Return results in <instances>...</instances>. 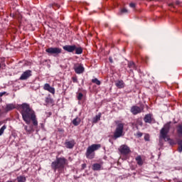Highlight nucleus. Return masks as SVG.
<instances>
[{
  "label": "nucleus",
  "mask_w": 182,
  "mask_h": 182,
  "mask_svg": "<svg viewBox=\"0 0 182 182\" xmlns=\"http://www.w3.org/2000/svg\"><path fill=\"white\" fill-rule=\"evenodd\" d=\"M43 90H47V92H49V93H51L52 95H55V87H51L48 83L44 85Z\"/></svg>",
  "instance_id": "f8f14e48"
},
{
  "label": "nucleus",
  "mask_w": 182,
  "mask_h": 182,
  "mask_svg": "<svg viewBox=\"0 0 182 182\" xmlns=\"http://www.w3.org/2000/svg\"><path fill=\"white\" fill-rule=\"evenodd\" d=\"M6 130V125H4L1 129H0V136L4 134V132Z\"/></svg>",
  "instance_id": "c85d7f7f"
},
{
  "label": "nucleus",
  "mask_w": 182,
  "mask_h": 182,
  "mask_svg": "<svg viewBox=\"0 0 182 182\" xmlns=\"http://www.w3.org/2000/svg\"><path fill=\"white\" fill-rule=\"evenodd\" d=\"M80 122H81L80 118L76 117L73 120V124L74 126H79L80 124Z\"/></svg>",
  "instance_id": "5701e85b"
},
{
  "label": "nucleus",
  "mask_w": 182,
  "mask_h": 182,
  "mask_svg": "<svg viewBox=\"0 0 182 182\" xmlns=\"http://www.w3.org/2000/svg\"><path fill=\"white\" fill-rule=\"evenodd\" d=\"M100 147H102V145L100 144H94L88 146L85 152V156L87 159H89V160H93L95 156V151L99 150Z\"/></svg>",
  "instance_id": "7ed1b4c3"
},
{
  "label": "nucleus",
  "mask_w": 182,
  "mask_h": 182,
  "mask_svg": "<svg viewBox=\"0 0 182 182\" xmlns=\"http://www.w3.org/2000/svg\"><path fill=\"white\" fill-rule=\"evenodd\" d=\"M75 50L76 55H82L83 53V48L82 47H76L75 46Z\"/></svg>",
  "instance_id": "4be33fe9"
},
{
  "label": "nucleus",
  "mask_w": 182,
  "mask_h": 182,
  "mask_svg": "<svg viewBox=\"0 0 182 182\" xmlns=\"http://www.w3.org/2000/svg\"><path fill=\"white\" fill-rule=\"evenodd\" d=\"M4 95H6V92H0V97H2Z\"/></svg>",
  "instance_id": "4c0bfd02"
},
{
  "label": "nucleus",
  "mask_w": 182,
  "mask_h": 182,
  "mask_svg": "<svg viewBox=\"0 0 182 182\" xmlns=\"http://www.w3.org/2000/svg\"><path fill=\"white\" fill-rule=\"evenodd\" d=\"M115 86L118 87V89H123V87L125 86V84L123 80H120L115 82Z\"/></svg>",
  "instance_id": "2eb2a0df"
},
{
  "label": "nucleus",
  "mask_w": 182,
  "mask_h": 182,
  "mask_svg": "<svg viewBox=\"0 0 182 182\" xmlns=\"http://www.w3.org/2000/svg\"><path fill=\"white\" fill-rule=\"evenodd\" d=\"M46 52L50 55H60V53H62V48L51 47L47 48Z\"/></svg>",
  "instance_id": "423d86ee"
},
{
  "label": "nucleus",
  "mask_w": 182,
  "mask_h": 182,
  "mask_svg": "<svg viewBox=\"0 0 182 182\" xmlns=\"http://www.w3.org/2000/svg\"><path fill=\"white\" fill-rule=\"evenodd\" d=\"M63 49H64V50H66V52L72 53L76 49V46H64L63 47Z\"/></svg>",
  "instance_id": "4468645a"
},
{
  "label": "nucleus",
  "mask_w": 182,
  "mask_h": 182,
  "mask_svg": "<svg viewBox=\"0 0 182 182\" xmlns=\"http://www.w3.org/2000/svg\"><path fill=\"white\" fill-rule=\"evenodd\" d=\"M31 76H32V71L31 70H27L21 74L19 80H26L27 79H29Z\"/></svg>",
  "instance_id": "6e6552de"
},
{
  "label": "nucleus",
  "mask_w": 182,
  "mask_h": 182,
  "mask_svg": "<svg viewBox=\"0 0 182 182\" xmlns=\"http://www.w3.org/2000/svg\"><path fill=\"white\" fill-rule=\"evenodd\" d=\"M101 168H102V164H94L92 165V169L94 171H100Z\"/></svg>",
  "instance_id": "6ab92c4d"
},
{
  "label": "nucleus",
  "mask_w": 182,
  "mask_h": 182,
  "mask_svg": "<svg viewBox=\"0 0 182 182\" xmlns=\"http://www.w3.org/2000/svg\"><path fill=\"white\" fill-rule=\"evenodd\" d=\"M145 141H150V135L149 134H146L144 136Z\"/></svg>",
  "instance_id": "7c9ffc66"
},
{
  "label": "nucleus",
  "mask_w": 182,
  "mask_h": 182,
  "mask_svg": "<svg viewBox=\"0 0 182 182\" xmlns=\"http://www.w3.org/2000/svg\"><path fill=\"white\" fill-rule=\"evenodd\" d=\"M92 82L95 83V85H97V86H100L101 85V82L100 80H99L97 78H94L92 80Z\"/></svg>",
  "instance_id": "bb28decb"
},
{
  "label": "nucleus",
  "mask_w": 182,
  "mask_h": 182,
  "mask_svg": "<svg viewBox=\"0 0 182 182\" xmlns=\"http://www.w3.org/2000/svg\"><path fill=\"white\" fill-rule=\"evenodd\" d=\"M178 151H179V153L182 152V139H180L178 141Z\"/></svg>",
  "instance_id": "cd10ccee"
},
{
  "label": "nucleus",
  "mask_w": 182,
  "mask_h": 182,
  "mask_svg": "<svg viewBox=\"0 0 182 182\" xmlns=\"http://www.w3.org/2000/svg\"><path fill=\"white\" fill-rule=\"evenodd\" d=\"M66 164H68V159L65 157H56L55 161L51 163V168L55 172L58 170L59 173H62Z\"/></svg>",
  "instance_id": "f03ea898"
},
{
  "label": "nucleus",
  "mask_w": 182,
  "mask_h": 182,
  "mask_svg": "<svg viewBox=\"0 0 182 182\" xmlns=\"http://www.w3.org/2000/svg\"><path fill=\"white\" fill-rule=\"evenodd\" d=\"M109 62H110L111 63H113V60H112V58H109Z\"/></svg>",
  "instance_id": "ea45409f"
},
{
  "label": "nucleus",
  "mask_w": 182,
  "mask_h": 182,
  "mask_svg": "<svg viewBox=\"0 0 182 182\" xmlns=\"http://www.w3.org/2000/svg\"><path fill=\"white\" fill-rule=\"evenodd\" d=\"M95 120L97 122V120H100V115H96Z\"/></svg>",
  "instance_id": "e433bc0d"
},
{
  "label": "nucleus",
  "mask_w": 182,
  "mask_h": 182,
  "mask_svg": "<svg viewBox=\"0 0 182 182\" xmlns=\"http://www.w3.org/2000/svg\"><path fill=\"white\" fill-rule=\"evenodd\" d=\"M128 68H129V69H131V70H136V64H134V62L130 61L128 63Z\"/></svg>",
  "instance_id": "b1692460"
},
{
  "label": "nucleus",
  "mask_w": 182,
  "mask_h": 182,
  "mask_svg": "<svg viewBox=\"0 0 182 182\" xmlns=\"http://www.w3.org/2000/svg\"><path fill=\"white\" fill-rule=\"evenodd\" d=\"M58 132H63V129H58Z\"/></svg>",
  "instance_id": "a19ab883"
},
{
  "label": "nucleus",
  "mask_w": 182,
  "mask_h": 182,
  "mask_svg": "<svg viewBox=\"0 0 182 182\" xmlns=\"http://www.w3.org/2000/svg\"><path fill=\"white\" fill-rule=\"evenodd\" d=\"M135 160L138 164V166H143V159H141V156L139 155L135 158Z\"/></svg>",
  "instance_id": "412c9836"
},
{
  "label": "nucleus",
  "mask_w": 182,
  "mask_h": 182,
  "mask_svg": "<svg viewBox=\"0 0 182 182\" xmlns=\"http://www.w3.org/2000/svg\"><path fill=\"white\" fill-rule=\"evenodd\" d=\"M82 168H86V164H83L82 165Z\"/></svg>",
  "instance_id": "58836bf2"
},
{
  "label": "nucleus",
  "mask_w": 182,
  "mask_h": 182,
  "mask_svg": "<svg viewBox=\"0 0 182 182\" xmlns=\"http://www.w3.org/2000/svg\"><path fill=\"white\" fill-rule=\"evenodd\" d=\"M144 110V108L143 107H140L137 105H133L131 107L130 112L131 113H132V114L136 116V114H139V113H141V112H143Z\"/></svg>",
  "instance_id": "0eeeda50"
},
{
  "label": "nucleus",
  "mask_w": 182,
  "mask_h": 182,
  "mask_svg": "<svg viewBox=\"0 0 182 182\" xmlns=\"http://www.w3.org/2000/svg\"><path fill=\"white\" fill-rule=\"evenodd\" d=\"M21 109V114L23 120L26 124H31V120L33 122V126L38 127V119H36V114L35 111L31 107V105L26 102H24L19 105Z\"/></svg>",
  "instance_id": "f257e3e1"
},
{
  "label": "nucleus",
  "mask_w": 182,
  "mask_h": 182,
  "mask_svg": "<svg viewBox=\"0 0 182 182\" xmlns=\"http://www.w3.org/2000/svg\"><path fill=\"white\" fill-rule=\"evenodd\" d=\"M129 12V10L127 9H122L120 10L119 14L123 15V14H127Z\"/></svg>",
  "instance_id": "c756f323"
},
{
  "label": "nucleus",
  "mask_w": 182,
  "mask_h": 182,
  "mask_svg": "<svg viewBox=\"0 0 182 182\" xmlns=\"http://www.w3.org/2000/svg\"><path fill=\"white\" fill-rule=\"evenodd\" d=\"M2 68V69H5L6 68V64H5V58H1V61L0 62V70Z\"/></svg>",
  "instance_id": "a878e982"
},
{
  "label": "nucleus",
  "mask_w": 182,
  "mask_h": 182,
  "mask_svg": "<svg viewBox=\"0 0 182 182\" xmlns=\"http://www.w3.org/2000/svg\"><path fill=\"white\" fill-rule=\"evenodd\" d=\"M0 112H1V109H0Z\"/></svg>",
  "instance_id": "79ce46f5"
},
{
  "label": "nucleus",
  "mask_w": 182,
  "mask_h": 182,
  "mask_svg": "<svg viewBox=\"0 0 182 182\" xmlns=\"http://www.w3.org/2000/svg\"><path fill=\"white\" fill-rule=\"evenodd\" d=\"M46 102V106H48V105H53V99L50 97V96L46 97L45 99Z\"/></svg>",
  "instance_id": "aec40b11"
},
{
  "label": "nucleus",
  "mask_w": 182,
  "mask_h": 182,
  "mask_svg": "<svg viewBox=\"0 0 182 182\" xmlns=\"http://www.w3.org/2000/svg\"><path fill=\"white\" fill-rule=\"evenodd\" d=\"M136 125V126H143V122H141V120H140V119H137Z\"/></svg>",
  "instance_id": "473e14b6"
},
{
  "label": "nucleus",
  "mask_w": 182,
  "mask_h": 182,
  "mask_svg": "<svg viewBox=\"0 0 182 182\" xmlns=\"http://www.w3.org/2000/svg\"><path fill=\"white\" fill-rule=\"evenodd\" d=\"M74 70L75 73L80 75V73H83V72H85V68H83V65L80 64H75Z\"/></svg>",
  "instance_id": "9b49d317"
},
{
  "label": "nucleus",
  "mask_w": 182,
  "mask_h": 182,
  "mask_svg": "<svg viewBox=\"0 0 182 182\" xmlns=\"http://www.w3.org/2000/svg\"><path fill=\"white\" fill-rule=\"evenodd\" d=\"M16 107L14 104H7L5 107V112H11V110H14Z\"/></svg>",
  "instance_id": "dca6fc26"
},
{
  "label": "nucleus",
  "mask_w": 182,
  "mask_h": 182,
  "mask_svg": "<svg viewBox=\"0 0 182 182\" xmlns=\"http://www.w3.org/2000/svg\"><path fill=\"white\" fill-rule=\"evenodd\" d=\"M83 97V94L82 92H79L77 95V100H82Z\"/></svg>",
  "instance_id": "2f4dec72"
},
{
  "label": "nucleus",
  "mask_w": 182,
  "mask_h": 182,
  "mask_svg": "<svg viewBox=\"0 0 182 182\" xmlns=\"http://www.w3.org/2000/svg\"><path fill=\"white\" fill-rule=\"evenodd\" d=\"M23 127H24V130H26V133H28V134H31V133L34 132L33 127L32 125H31L29 127H28L26 125H23Z\"/></svg>",
  "instance_id": "a211bd4d"
},
{
  "label": "nucleus",
  "mask_w": 182,
  "mask_h": 182,
  "mask_svg": "<svg viewBox=\"0 0 182 182\" xmlns=\"http://www.w3.org/2000/svg\"><path fill=\"white\" fill-rule=\"evenodd\" d=\"M153 120H154V118H153L152 114H147L144 117V121L145 123L151 124V123H153Z\"/></svg>",
  "instance_id": "ddd939ff"
},
{
  "label": "nucleus",
  "mask_w": 182,
  "mask_h": 182,
  "mask_svg": "<svg viewBox=\"0 0 182 182\" xmlns=\"http://www.w3.org/2000/svg\"><path fill=\"white\" fill-rule=\"evenodd\" d=\"M75 144H76V141H75V139H71L70 141L66 139L64 143V146L66 147V149H73Z\"/></svg>",
  "instance_id": "9d476101"
},
{
  "label": "nucleus",
  "mask_w": 182,
  "mask_h": 182,
  "mask_svg": "<svg viewBox=\"0 0 182 182\" xmlns=\"http://www.w3.org/2000/svg\"><path fill=\"white\" fill-rule=\"evenodd\" d=\"M129 6H130V8H136V4L131 3V4H129Z\"/></svg>",
  "instance_id": "c9c22d12"
},
{
  "label": "nucleus",
  "mask_w": 182,
  "mask_h": 182,
  "mask_svg": "<svg viewBox=\"0 0 182 182\" xmlns=\"http://www.w3.org/2000/svg\"><path fill=\"white\" fill-rule=\"evenodd\" d=\"M72 80L73 83H77V77L76 76L72 77Z\"/></svg>",
  "instance_id": "72a5a7b5"
},
{
  "label": "nucleus",
  "mask_w": 182,
  "mask_h": 182,
  "mask_svg": "<svg viewBox=\"0 0 182 182\" xmlns=\"http://www.w3.org/2000/svg\"><path fill=\"white\" fill-rule=\"evenodd\" d=\"M170 127H171V122H167L164 125L163 128L160 131V140H161V139L165 141H168V140H170V136L168 135L170 132Z\"/></svg>",
  "instance_id": "20e7f679"
},
{
  "label": "nucleus",
  "mask_w": 182,
  "mask_h": 182,
  "mask_svg": "<svg viewBox=\"0 0 182 182\" xmlns=\"http://www.w3.org/2000/svg\"><path fill=\"white\" fill-rule=\"evenodd\" d=\"M17 181L18 182H26V177L23 176H19L17 177Z\"/></svg>",
  "instance_id": "393cba45"
},
{
  "label": "nucleus",
  "mask_w": 182,
  "mask_h": 182,
  "mask_svg": "<svg viewBox=\"0 0 182 182\" xmlns=\"http://www.w3.org/2000/svg\"><path fill=\"white\" fill-rule=\"evenodd\" d=\"M124 129V124L123 123H119L117 124V127L114 132L112 139L113 140H117L120 137H123V130Z\"/></svg>",
  "instance_id": "39448f33"
},
{
  "label": "nucleus",
  "mask_w": 182,
  "mask_h": 182,
  "mask_svg": "<svg viewBox=\"0 0 182 182\" xmlns=\"http://www.w3.org/2000/svg\"><path fill=\"white\" fill-rule=\"evenodd\" d=\"M136 136H137V137H141L143 136V133L138 132L136 133Z\"/></svg>",
  "instance_id": "f704fd0d"
},
{
  "label": "nucleus",
  "mask_w": 182,
  "mask_h": 182,
  "mask_svg": "<svg viewBox=\"0 0 182 182\" xmlns=\"http://www.w3.org/2000/svg\"><path fill=\"white\" fill-rule=\"evenodd\" d=\"M119 150L121 154H123L124 156H127V154L132 151L127 145H122Z\"/></svg>",
  "instance_id": "1a4fd4ad"
},
{
  "label": "nucleus",
  "mask_w": 182,
  "mask_h": 182,
  "mask_svg": "<svg viewBox=\"0 0 182 182\" xmlns=\"http://www.w3.org/2000/svg\"><path fill=\"white\" fill-rule=\"evenodd\" d=\"M176 132L178 137H182V123L176 126Z\"/></svg>",
  "instance_id": "f3484780"
}]
</instances>
